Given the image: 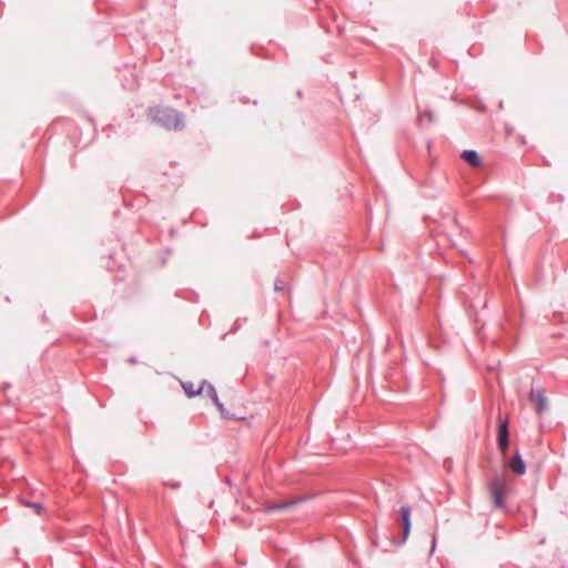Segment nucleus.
Listing matches in <instances>:
<instances>
[{
    "label": "nucleus",
    "mask_w": 568,
    "mask_h": 568,
    "mask_svg": "<svg viewBox=\"0 0 568 568\" xmlns=\"http://www.w3.org/2000/svg\"><path fill=\"white\" fill-rule=\"evenodd\" d=\"M435 545H436V538H435V537H433L432 550H434V549H435Z\"/></svg>",
    "instance_id": "dca6fc26"
},
{
    "label": "nucleus",
    "mask_w": 568,
    "mask_h": 568,
    "mask_svg": "<svg viewBox=\"0 0 568 568\" xmlns=\"http://www.w3.org/2000/svg\"><path fill=\"white\" fill-rule=\"evenodd\" d=\"M287 568H293L292 566H288Z\"/></svg>",
    "instance_id": "f3484780"
},
{
    "label": "nucleus",
    "mask_w": 568,
    "mask_h": 568,
    "mask_svg": "<svg viewBox=\"0 0 568 568\" xmlns=\"http://www.w3.org/2000/svg\"><path fill=\"white\" fill-rule=\"evenodd\" d=\"M214 404H215V405H216V407L219 408V410H220V413H221L222 417H224V418H230V417L227 416L226 412H225V407H224V405L220 402V399H219V398H217V403H214Z\"/></svg>",
    "instance_id": "f8f14e48"
},
{
    "label": "nucleus",
    "mask_w": 568,
    "mask_h": 568,
    "mask_svg": "<svg viewBox=\"0 0 568 568\" xmlns=\"http://www.w3.org/2000/svg\"><path fill=\"white\" fill-rule=\"evenodd\" d=\"M424 115L427 118V120H428L429 122H432V121L434 120V114H433V112H432L430 110H426V111L424 112Z\"/></svg>",
    "instance_id": "2eb2a0df"
},
{
    "label": "nucleus",
    "mask_w": 568,
    "mask_h": 568,
    "mask_svg": "<svg viewBox=\"0 0 568 568\" xmlns=\"http://www.w3.org/2000/svg\"><path fill=\"white\" fill-rule=\"evenodd\" d=\"M400 520L403 525V538L402 542H405L409 532H410V507L409 506H402L400 507Z\"/></svg>",
    "instance_id": "423d86ee"
},
{
    "label": "nucleus",
    "mask_w": 568,
    "mask_h": 568,
    "mask_svg": "<svg viewBox=\"0 0 568 568\" xmlns=\"http://www.w3.org/2000/svg\"><path fill=\"white\" fill-rule=\"evenodd\" d=\"M303 500H304L303 498H293V499H290L286 501H278V503L267 501L265 504V511L266 513H275V511L286 510V509H290V508L303 503Z\"/></svg>",
    "instance_id": "20e7f679"
},
{
    "label": "nucleus",
    "mask_w": 568,
    "mask_h": 568,
    "mask_svg": "<svg viewBox=\"0 0 568 568\" xmlns=\"http://www.w3.org/2000/svg\"><path fill=\"white\" fill-rule=\"evenodd\" d=\"M509 467L517 475H524L526 473V464L518 450L513 456V458L509 463Z\"/></svg>",
    "instance_id": "0eeeda50"
},
{
    "label": "nucleus",
    "mask_w": 568,
    "mask_h": 568,
    "mask_svg": "<svg viewBox=\"0 0 568 568\" xmlns=\"http://www.w3.org/2000/svg\"><path fill=\"white\" fill-rule=\"evenodd\" d=\"M529 398L531 402H535L537 404L536 412L537 414L541 415L545 413L548 408L547 398L540 388H531Z\"/></svg>",
    "instance_id": "39448f33"
},
{
    "label": "nucleus",
    "mask_w": 568,
    "mask_h": 568,
    "mask_svg": "<svg viewBox=\"0 0 568 568\" xmlns=\"http://www.w3.org/2000/svg\"><path fill=\"white\" fill-rule=\"evenodd\" d=\"M275 291L282 292L285 290V283L281 280H276L274 283Z\"/></svg>",
    "instance_id": "ddd939ff"
},
{
    "label": "nucleus",
    "mask_w": 568,
    "mask_h": 568,
    "mask_svg": "<svg viewBox=\"0 0 568 568\" xmlns=\"http://www.w3.org/2000/svg\"><path fill=\"white\" fill-rule=\"evenodd\" d=\"M497 446L503 455L507 453L509 447L508 422L506 419H501L500 417L498 424Z\"/></svg>",
    "instance_id": "7ed1b4c3"
},
{
    "label": "nucleus",
    "mask_w": 568,
    "mask_h": 568,
    "mask_svg": "<svg viewBox=\"0 0 568 568\" xmlns=\"http://www.w3.org/2000/svg\"><path fill=\"white\" fill-rule=\"evenodd\" d=\"M182 387L189 397H194L203 392V386L195 389L191 382L183 383Z\"/></svg>",
    "instance_id": "1a4fd4ad"
},
{
    "label": "nucleus",
    "mask_w": 568,
    "mask_h": 568,
    "mask_svg": "<svg viewBox=\"0 0 568 568\" xmlns=\"http://www.w3.org/2000/svg\"><path fill=\"white\" fill-rule=\"evenodd\" d=\"M149 114L153 122L166 130H182L184 126L183 114L172 108H151Z\"/></svg>",
    "instance_id": "f257e3e1"
},
{
    "label": "nucleus",
    "mask_w": 568,
    "mask_h": 568,
    "mask_svg": "<svg viewBox=\"0 0 568 568\" xmlns=\"http://www.w3.org/2000/svg\"><path fill=\"white\" fill-rule=\"evenodd\" d=\"M460 158L473 168H477L481 163L480 156L475 150H464Z\"/></svg>",
    "instance_id": "6e6552de"
},
{
    "label": "nucleus",
    "mask_w": 568,
    "mask_h": 568,
    "mask_svg": "<svg viewBox=\"0 0 568 568\" xmlns=\"http://www.w3.org/2000/svg\"><path fill=\"white\" fill-rule=\"evenodd\" d=\"M23 504L28 507H31V509H34L38 515H41V511L43 509L41 504L32 501H24Z\"/></svg>",
    "instance_id": "9b49d317"
},
{
    "label": "nucleus",
    "mask_w": 568,
    "mask_h": 568,
    "mask_svg": "<svg viewBox=\"0 0 568 568\" xmlns=\"http://www.w3.org/2000/svg\"><path fill=\"white\" fill-rule=\"evenodd\" d=\"M487 489L493 499L494 507L507 510L505 496L508 493V485L505 476L495 474L487 483Z\"/></svg>",
    "instance_id": "f03ea898"
},
{
    "label": "nucleus",
    "mask_w": 568,
    "mask_h": 568,
    "mask_svg": "<svg viewBox=\"0 0 568 568\" xmlns=\"http://www.w3.org/2000/svg\"><path fill=\"white\" fill-rule=\"evenodd\" d=\"M202 386H203V388L206 386L207 395L212 398V400L214 403H217L219 396H217L215 387L213 385H211L210 383H207L206 381H203Z\"/></svg>",
    "instance_id": "9d476101"
},
{
    "label": "nucleus",
    "mask_w": 568,
    "mask_h": 568,
    "mask_svg": "<svg viewBox=\"0 0 568 568\" xmlns=\"http://www.w3.org/2000/svg\"><path fill=\"white\" fill-rule=\"evenodd\" d=\"M163 485L165 487H169V488H172V489H176V488L180 487V483L179 481H174V483L165 481V483H163Z\"/></svg>",
    "instance_id": "4468645a"
}]
</instances>
